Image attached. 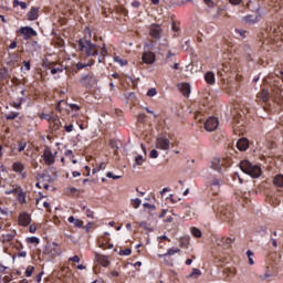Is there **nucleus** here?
Wrapping results in <instances>:
<instances>
[{
  "instance_id": "ddd939ff",
  "label": "nucleus",
  "mask_w": 283,
  "mask_h": 283,
  "mask_svg": "<svg viewBox=\"0 0 283 283\" xmlns=\"http://www.w3.org/2000/svg\"><path fill=\"white\" fill-rule=\"evenodd\" d=\"M237 148L239 151H247L249 149V139L248 138H241L237 143Z\"/></svg>"
},
{
  "instance_id": "052dcab7",
  "label": "nucleus",
  "mask_w": 283,
  "mask_h": 283,
  "mask_svg": "<svg viewBox=\"0 0 283 283\" xmlns=\"http://www.w3.org/2000/svg\"><path fill=\"white\" fill-rule=\"evenodd\" d=\"M28 253L25 251L19 252L18 258H25Z\"/></svg>"
},
{
  "instance_id": "20e7f679",
  "label": "nucleus",
  "mask_w": 283,
  "mask_h": 283,
  "mask_svg": "<svg viewBox=\"0 0 283 283\" xmlns=\"http://www.w3.org/2000/svg\"><path fill=\"white\" fill-rule=\"evenodd\" d=\"M171 142L167 137L159 136L156 138L155 146L156 149H161L163 151H169Z\"/></svg>"
},
{
  "instance_id": "49530a36",
  "label": "nucleus",
  "mask_w": 283,
  "mask_h": 283,
  "mask_svg": "<svg viewBox=\"0 0 283 283\" xmlns=\"http://www.w3.org/2000/svg\"><path fill=\"white\" fill-rule=\"evenodd\" d=\"M21 103H23V98H20L18 102H13V107H15V109H19V107H21Z\"/></svg>"
},
{
  "instance_id": "58836bf2",
  "label": "nucleus",
  "mask_w": 283,
  "mask_h": 283,
  "mask_svg": "<svg viewBox=\"0 0 283 283\" xmlns=\"http://www.w3.org/2000/svg\"><path fill=\"white\" fill-rule=\"evenodd\" d=\"M119 255H132V249L120 250Z\"/></svg>"
},
{
  "instance_id": "e433bc0d",
  "label": "nucleus",
  "mask_w": 283,
  "mask_h": 283,
  "mask_svg": "<svg viewBox=\"0 0 283 283\" xmlns=\"http://www.w3.org/2000/svg\"><path fill=\"white\" fill-rule=\"evenodd\" d=\"M28 242H30V244H39V238L30 237L28 238Z\"/></svg>"
},
{
  "instance_id": "412c9836",
  "label": "nucleus",
  "mask_w": 283,
  "mask_h": 283,
  "mask_svg": "<svg viewBox=\"0 0 283 283\" xmlns=\"http://www.w3.org/2000/svg\"><path fill=\"white\" fill-rule=\"evenodd\" d=\"M273 185L274 187H283V175H276L273 178Z\"/></svg>"
},
{
  "instance_id": "a878e982",
  "label": "nucleus",
  "mask_w": 283,
  "mask_h": 283,
  "mask_svg": "<svg viewBox=\"0 0 283 283\" xmlns=\"http://www.w3.org/2000/svg\"><path fill=\"white\" fill-rule=\"evenodd\" d=\"M17 195L19 202L25 205V193L22 190H18Z\"/></svg>"
},
{
  "instance_id": "2f4dec72",
  "label": "nucleus",
  "mask_w": 283,
  "mask_h": 283,
  "mask_svg": "<svg viewBox=\"0 0 283 283\" xmlns=\"http://www.w3.org/2000/svg\"><path fill=\"white\" fill-rule=\"evenodd\" d=\"M13 6L17 7V6H20V8L22 10H25V8H28V4L25 2H19V0H14L13 1Z\"/></svg>"
},
{
  "instance_id": "aec40b11",
  "label": "nucleus",
  "mask_w": 283,
  "mask_h": 283,
  "mask_svg": "<svg viewBox=\"0 0 283 283\" xmlns=\"http://www.w3.org/2000/svg\"><path fill=\"white\" fill-rule=\"evenodd\" d=\"M17 235V232H11V233H6L2 234V242H12V240H14V237Z\"/></svg>"
},
{
  "instance_id": "7c9ffc66",
  "label": "nucleus",
  "mask_w": 283,
  "mask_h": 283,
  "mask_svg": "<svg viewBox=\"0 0 283 283\" xmlns=\"http://www.w3.org/2000/svg\"><path fill=\"white\" fill-rule=\"evenodd\" d=\"M32 273H34V266L29 265L25 270V277H31Z\"/></svg>"
},
{
  "instance_id": "cd10ccee",
  "label": "nucleus",
  "mask_w": 283,
  "mask_h": 283,
  "mask_svg": "<svg viewBox=\"0 0 283 283\" xmlns=\"http://www.w3.org/2000/svg\"><path fill=\"white\" fill-rule=\"evenodd\" d=\"M191 233L195 238H202V232L198 228H192Z\"/></svg>"
},
{
  "instance_id": "4468645a",
  "label": "nucleus",
  "mask_w": 283,
  "mask_h": 283,
  "mask_svg": "<svg viewBox=\"0 0 283 283\" xmlns=\"http://www.w3.org/2000/svg\"><path fill=\"white\" fill-rule=\"evenodd\" d=\"M218 242L222 247H231V244H233V242H235V237H232V238L221 237L220 239H218Z\"/></svg>"
},
{
  "instance_id": "f8f14e48",
  "label": "nucleus",
  "mask_w": 283,
  "mask_h": 283,
  "mask_svg": "<svg viewBox=\"0 0 283 283\" xmlns=\"http://www.w3.org/2000/svg\"><path fill=\"white\" fill-rule=\"evenodd\" d=\"M179 92H181L182 96H189L191 94V86L189 83H181L177 85Z\"/></svg>"
},
{
  "instance_id": "680f3d73",
  "label": "nucleus",
  "mask_w": 283,
  "mask_h": 283,
  "mask_svg": "<svg viewBox=\"0 0 283 283\" xmlns=\"http://www.w3.org/2000/svg\"><path fill=\"white\" fill-rule=\"evenodd\" d=\"M65 156H71V158H74V153L72 150H66Z\"/></svg>"
},
{
  "instance_id": "5701e85b",
  "label": "nucleus",
  "mask_w": 283,
  "mask_h": 283,
  "mask_svg": "<svg viewBox=\"0 0 283 283\" xmlns=\"http://www.w3.org/2000/svg\"><path fill=\"white\" fill-rule=\"evenodd\" d=\"M69 222H71L72 224H75L78 229H81V227H83V221L74 218L73 216H71L69 218Z\"/></svg>"
},
{
  "instance_id": "72a5a7b5",
  "label": "nucleus",
  "mask_w": 283,
  "mask_h": 283,
  "mask_svg": "<svg viewBox=\"0 0 283 283\" xmlns=\"http://www.w3.org/2000/svg\"><path fill=\"white\" fill-rule=\"evenodd\" d=\"M40 118L41 119H45V120H48L49 123L51 122V118H54V115H48V114H45V113H42L41 115H40Z\"/></svg>"
},
{
  "instance_id": "0e129e2a",
  "label": "nucleus",
  "mask_w": 283,
  "mask_h": 283,
  "mask_svg": "<svg viewBox=\"0 0 283 283\" xmlns=\"http://www.w3.org/2000/svg\"><path fill=\"white\" fill-rule=\"evenodd\" d=\"M10 50H14V48H17V41H13L10 45H9Z\"/></svg>"
},
{
  "instance_id": "c85d7f7f",
  "label": "nucleus",
  "mask_w": 283,
  "mask_h": 283,
  "mask_svg": "<svg viewBox=\"0 0 283 283\" xmlns=\"http://www.w3.org/2000/svg\"><path fill=\"white\" fill-rule=\"evenodd\" d=\"M114 62L115 63H118L119 65H127V60H124L123 57H120V56H115L114 57Z\"/></svg>"
},
{
  "instance_id": "a211bd4d",
  "label": "nucleus",
  "mask_w": 283,
  "mask_h": 283,
  "mask_svg": "<svg viewBox=\"0 0 283 283\" xmlns=\"http://www.w3.org/2000/svg\"><path fill=\"white\" fill-rule=\"evenodd\" d=\"M205 81L208 83V85H214L216 84V74L211 71L207 72L205 75Z\"/></svg>"
},
{
  "instance_id": "ea45409f",
  "label": "nucleus",
  "mask_w": 283,
  "mask_h": 283,
  "mask_svg": "<svg viewBox=\"0 0 283 283\" xmlns=\"http://www.w3.org/2000/svg\"><path fill=\"white\" fill-rule=\"evenodd\" d=\"M140 205H142L140 199L136 198V199L133 200L134 209H138V207H140Z\"/></svg>"
},
{
  "instance_id": "37998d69",
  "label": "nucleus",
  "mask_w": 283,
  "mask_h": 283,
  "mask_svg": "<svg viewBox=\"0 0 283 283\" xmlns=\"http://www.w3.org/2000/svg\"><path fill=\"white\" fill-rule=\"evenodd\" d=\"M171 56H175V54L171 53V51H169L166 56V63H171V61H174V59H171Z\"/></svg>"
},
{
  "instance_id": "393cba45",
  "label": "nucleus",
  "mask_w": 283,
  "mask_h": 283,
  "mask_svg": "<svg viewBox=\"0 0 283 283\" xmlns=\"http://www.w3.org/2000/svg\"><path fill=\"white\" fill-rule=\"evenodd\" d=\"M12 168H13V171L21 174V171H23V169H24V166L21 163H14Z\"/></svg>"
},
{
  "instance_id": "4d7b16f0",
  "label": "nucleus",
  "mask_w": 283,
  "mask_h": 283,
  "mask_svg": "<svg viewBox=\"0 0 283 283\" xmlns=\"http://www.w3.org/2000/svg\"><path fill=\"white\" fill-rule=\"evenodd\" d=\"M29 231L30 233H36V226H30Z\"/></svg>"
},
{
  "instance_id": "7ed1b4c3",
  "label": "nucleus",
  "mask_w": 283,
  "mask_h": 283,
  "mask_svg": "<svg viewBox=\"0 0 283 283\" xmlns=\"http://www.w3.org/2000/svg\"><path fill=\"white\" fill-rule=\"evenodd\" d=\"M80 83L83 87L92 90V86L96 85L98 83V80L94 76V74H85L82 75V77L80 78Z\"/></svg>"
},
{
  "instance_id": "bb28decb",
  "label": "nucleus",
  "mask_w": 283,
  "mask_h": 283,
  "mask_svg": "<svg viewBox=\"0 0 283 283\" xmlns=\"http://www.w3.org/2000/svg\"><path fill=\"white\" fill-rule=\"evenodd\" d=\"M223 273L228 276L235 275V268H226Z\"/></svg>"
},
{
  "instance_id": "9b49d317",
  "label": "nucleus",
  "mask_w": 283,
  "mask_h": 283,
  "mask_svg": "<svg viewBox=\"0 0 283 283\" xmlns=\"http://www.w3.org/2000/svg\"><path fill=\"white\" fill-rule=\"evenodd\" d=\"M222 165H224V159L214 157L211 161V169H214V171H222Z\"/></svg>"
},
{
  "instance_id": "9d476101",
  "label": "nucleus",
  "mask_w": 283,
  "mask_h": 283,
  "mask_svg": "<svg viewBox=\"0 0 283 283\" xmlns=\"http://www.w3.org/2000/svg\"><path fill=\"white\" fill-rule=\"evenodd\" d=\"M20 34H23L25 39H32V36H36V32L31 27L20 28Z\"/></svg>"
},
{
  "instance_id": "6e6d98bb",
  "label": "nucleus",
  "mask_w": 283,
  "mask_h": 283,
  "mask_svg": "<svg viewBox=\"0 0 283 283\" xmlns=\"http://www.w3.org/2000/svg\"><path fill=\"white\" fill-rule=\"evenodd\" d=\"M7 196H10V193H19V190L17 189H11L6 191Z\"/></svg>"
},
{
  "instance_id": "2eb2a0df",
  "label": "nucleus",
  "mask_w": 283,
  "mask_h": 283,
  "mask_svg": "<svg viewBox=\"0 0 283 283\" xmlns=\"http://www.w3.org/2000/svg\"><path fill=\"white\" fill-rule=\"evenodd\" d=\"M95 259H96V262H98V264H101L102 266H107L109 264V258L105 255L96 253Z\"/></svg>"
},
{
  "instance_id": "8fccbe9b",
  "label": "nucleus",
  "mask_w": 283,
  "mask_h": 283,
  "mask_svg": "<svg viewBox=\"0 0 283 283\" xmlns=\"http://www.w3.org/2000/svg\"><path fill=\"white\" fill-rule=\"evenodd\" d=\"M69 262H81V258H78V255H74L73 258L69 259Z\"/></svg>"
},
{
  "instance_id": "c756f323",
  "label": "nucleus",
  "mask_w": 283,
  "mask_h": 283,
  "mask_svg": "<svg viewBox=\"0 0 283 283\" xmlns=\"http://www.w3.org/2000/svg\"><path fill=\"white\" fill-rule=\"evenodd\" d=\"M91 65H94V60H92L91 63H87V64H83V63L78 62L76 64V69L77 70H83L84 67H87V66H91Z\"/></svg>"
},
{
  "instance_id": "f257e3e1",
  "label": "nucleus",
  "mask_w": 283,
  "mask_h": 283,
  "mask_svg": "<svg viewBox=\"0 0 283 283\" xmlns=\"http://www.w3.org/2000/svg\"><path fill=\"white\" fill-rule=\"evenodd\" d=\"M78 50L83 56H98V46L92 40L81 39L77 42Z\"/></svg>"
},
{
  "instance_id": "e2e57ef3",
  "label": "nucleus",
  "mask_w": 283,
  "mask_h": 283,
  "mask_svg": "<svg viewBox=\"0 0 283 283\" xmlns=\"http://www.w3.org/2000/svg\"><path fill=\"white\" fill-rule=\"evenodd\" d=\"M212 185H213L214 187H220V180L214 179V180L212 181Z\"/></svg>"
},
{
  "instance_id": "0eeeda50",
  "label": "nucleus",
  "mask_w": 283,
  "mask_h": 283,
  "mask_svg": "<svg viewBox=\"0 0 283 283\" xmlns=\"http://www.w3.org/2000/svg\"><path fill=\"white\" fill-rule=\"evenodd\" d=\"M149 34L153 39H160V34H163V29L160 28V24H151L149 28Z\"/></svg>"
},
{
  "instance_id": "c9c22d12",
  "label": "nucleus",
  "mask_w": 283,
  "mask_h": 283,
  "mask_svg": "<svg viewBox=\"0 0 283 283\" xmlns=\"http://www.w3.org/2000/svg\"><path fill=\"white\" fill-rule=\"evenodd\" d=\"M176 253H180V249H169L165 255H176Z\"/></svg>"
},
{
  "instance_id": "39448f33",
  "label": "nucleus",
  "mask_w": 283,
  "mask_h": 283,
  "mask_svg": "<svg viewBox=\"0 0 283 283\" xmlns=\"http://www.w3.org/2000/svg\"><path fill=\"white\" fill-rule=\"evenodd\" d=\"M218 118L216 117H209L206 123H205V129L207 132H216V129H218Z\"/></svg>"
},
{
  "instance_id": "338daca9",
  "label": "nucleus",
  "mask_w": 283,
  "mask_h": 283,
  "mask_svg": "<svg viewBox=\"0 0 283 283\" xmlns=\"http://www.w3.org/2000/svg\"><path fill=\"white\" fill-rule=\"evenodd\" d=\"M78 176H81V172H78V171H73V178H78Z\"/></svg>"
},
{
  "instance_id": "5fc2aeb1",
  "label": "nucleus",
  "mask_w": 283,
  "mask_h": 283,
  "mask_svg": "<svg viewBox=\"0 0 283 283\" xmlns=\"http://www.w3.org/2000/svg\"><path fill=\"white\" fill-rule=\"evenodd\" d=\"M87 218H94V212L90 209L86 210Z\"/></svg>"
},
{
  "instance_id": "69168bd1",
  "label": "nucleus",
  "mask_w": 283,
  "mask_h": 283,
  "mask_svg": "<svg viewBox=\"0 0 283 283\" xmlns=\"http://www.w3.org/2000/svg\"><path fill=\"white\" fill-rule=\"evenodd\" d=\"M59 72H61L60 69H52V70H51V74H57Z\"/></svg>"
},
{
  "instance_id": "bf43d9fd",
  "label": "nucleus",
  "mask_w": 283,
  "mask_h": 283,
  "mask_svg": "<svg viewBox=\"0 0 283 283\" xmlns=\"http://www.w3.org/2000/svg\"><path fill=\"white\" fill-rule=\"evenodd\" d=\"M132 7L133 8H140V2L134 1V2H132Z\"/></svg>"
},
{
  "instance_id": "f3484780",
  "label": "nucleus",
  "mask_w": 283,
  "mask_h": 283,
  "mask_svg": "<svg viewBox=\"0 0 283 283\" xmlns=\"http://www.w3.org/2000/svg\"><path fill=\"white\" fill-rule=\"evenodd\" d=\"M256 98L263 103H266V101L270 98L269 90L263 88L260 93H258Z\"/></svg>"
},
{
  "instance_id": "1a4fd4ad",
  "label": "nucleus",
  "mask_w": 283,
  "mask_h": 283,
  "mask_svg": "<svg viewBox=\"0 0 283 283\" xmlns=\"http://www.w3.org/2000/svg\"><path fill=\"white\" fill-rule=\"evenodd\" d=\"M43 158L45 165H54V155L52 154V149L50 147H46L43 153Z\"/></svg>"
},
{
  "instance_id": "f704fd0d",
  "label": "nucleus",
  "mask_w": 283,
  "mask_h": 283,
  "mask_svg": "<svg viewBox=\"0 0 283 283\" xmlns=\"http://www.w3.org/2000/svg\"><path fill=\"white\" fill-rule=\"evenodd\" d=\"M144 161H145V159H143V156H142V155H138V156L135 158V165H134V167H136V165H143Z\"/></svg>"
},
{
  "instance_id": "3c124183",
  "label": "nucleus",
  "mask_w": 283,
  "mask_h": 283,
  "mask_svg": "<svg viewBox=\"0 0 283 283\" xmlns=\"http://www.w3.org/2000/svg\"><path fill=\"white\" fill-rule=\"evenodd\" d=\"M180 247L184 249H187V247H189V241L188 240L181 241Z\"/></svg>"
},
{
  "instance_id": "423d86ee",
  "label": "nucleus",
  "mask_w": 283,
  "mask_h": 283,
  "mask_svg": "<svg viewBox=\"0 0 283 283\" xmlns=\"http://www.w3.org/2000/svg\"><path fill=\"white\" fill-rule=\"evenodd\" d=\"M143 63H146V65H154L156 62V54L151 51L144 52L142 55Z\"/></svg>"
},
{
  "instance_id": "4c0bfd02",
  "label": "nucleus",
  "mask_w": 283,
  "mask_h": 283,
  "mask_svg": "<svg viewBox=\"0 0 283 283\" xmlns=\"http://www.w3.org/2000/svg\"><path fill=\"white\" fill-rule=\"evenodd\" d=\"M19 116V113H10L9 115L6 116L7 120H14Z\"/></svg>"
},
{
  "instance_id": "864d4df0",
  "label": "nucleus",
  "mask_w": 283,
  "mask_h": 283,
  "mask_svg": "<svg viewBox=\"0 0 283 283\" xmlns=\"http://www.w3.org/2000/svg\"><path fill=\"white\" fill-rule=\"evenodd\" d=\"M27 144H19L18 151H23L25 149Z\"/></svg>"
},
{
  "instance_id": "a19ab883",
  "label": "nucleus",
  "mask_w": 283,
  "mask_h": 283,
  "mask_svg": "<svg viewBox=\"0 0 283 283\" xmlns=\"http://www.w3.org/2000/svg\"><path fill=\"white\" fill-rule=\"evenodd\" d=\"M156 94H158V92L156 91L155 87L148 90L147 92V96H156Z\"/></svg>"
},
{
  "instance_id": "473e14b6",
  "label": "nucleus",
  "mask_w": 283,
  "mask_h": 283,
  "mask_svg": "<svg viewBox=\"0 0 283 283\" xmlns=\"http://www.w3.org/2000/svg\"><path fill=\"white\" fill-rule=\"evenodd\" d=\"M198 275H202V272L198 269H193L192 272L189 274V277H198Z\"/></svg>"
},
{
  "instance_id": "6ab92c4d",
  "label": "nucleus",
  "mask_w": 283,
  "mask_h": 283,
  "mask_svg": "<svg viewBox=\"0 0 283 283\" xmlns=\"http://www.w3.org/2000/svg\"><path fill=\"white\" fill-rule=\"evenodd\" d=\"M39 19V9L32 8L30 12L28 13V20L29 21H36Z\"/></svg>"
},
{
  "instance_id": "13d9d810",
  "label": "nucleus",
  "mask_w": 283,
  "mask_h": 283,
  "mask_svg": "<svg viewBox=\"0 0 283 283\" xmlns=\"http://www.w3.org/2000/svg\"><path fill=\"white\" fill-rule=\"evenodd\" d=\"M23 64H24L25 70L30 71V61H24Z\"/></svg>"
},
{
  "instance_id": "dca6fc26",
  "label": "nucleus",
  "mask_w": 283,
  "mask_h": 283,
  "mask_svg": "<svg viewBox=\"0 0 283 283\" xmlns=\"http://www.w3.org/2000/svg\"><path fill=\"white\" fill-rule=\"evenodd\" d=\"M30 214L24 212L19 217V224H21V227H28V224H30Z\"/></svg>"
},
{
  "instance_id": "b1692460",
  "label": "nucleus",
  "mask_w": 283,
  "mask_h": 283,
  "mask_svg": "<svg viewBox=\"0 0 283 283\" xmlns=\"http://www.w3.org/2000/svg\"><path fill=\"white\" fill-rule=\"evenodd\" d=\"M105 56H107V49L105 45L102 48L101 56L97 59L98 63H103L105 61Z\"/></svg>"
},
{
  "instance_id": "4be33fe9",
  "label": "nucleus",
  "mask_w": 283,
  "mask_h": 283,
  "mask_svg": "<svg viewBox=\"0 0 283 283\" xmlns=\"http://www.w3.org/2000/svg\"><path fill=\"white\" fill-rule=\"evenodd\" d=\"M0 78H2V81H7V78H10L8 67L0 69Z\"/></svg>"
},
{
  "instance_id": "c03bdc74",
  "label": "nucleus",
  "mask_w": 283,
  "mask_h": 283,
  "mask_svg": "<svg viewBox=\"0 0 283 283\" xmlns=\"http://www.w3.org/2000/svg\"><path fill=\"white\" fill-rule=\"evenodd\" d=\"M106 176L107 178H112L113 180H118L120 178V176H116L113 172H107Z\"/></svg>"
},
{
  "instance_id": "09e8293b",
  "label": "nucleus",
  "mask_w": 283,
  "mask_h": 283,
  "mask_svg": "<svg viewBox=\"0 0 283 283\" xmlns=\"http://www.w3.org/2000/svg\"><path fill=\"white\" fill-rule=\"evenodd\" d=\"M150 158H158V150L153 149L149 154Z\"/></svg>"
},
{
  "instance_id": "79ce46f5",
  "label": "nucleus",
  "mask_w": 283,
  "mask_h": 283,
  "mask_svg": "<svg viewBox=\"0 0 283 283\" xmlns=\"http://www.w3.org/2000/svg\"><path fill=\"white\" fill-rule=\"evenodd\" d=\"M145 118H147V115H145V114L137 115L138 123H145Z\"/></svg>"
},
{
  "instance_id": "a18cd8bd",
  "label": "nucleus",
  "mask_w": 283,
  "mask_h": 283,
  "mask_svg": "<svg viewBox=\"0 0 283 283\" xmlns=\"http://www.w3.org/2000/svg\"><path fill=\"white\" fill-rule=\"evenodd\" d=\"M64 129H65V132L67 133V134H70V132H74V125H66V126H64Z\"/></svg>"
},
{
  "instance_id": "603ef678",
  "label": "nucleus",
  "mask_w": 283,
  "mask_h": 283,
  "mask_svg": "<svg viewBox=\"0 0 283 283\" xmlns=\"http://www.w3.org/2000/svg\"><path fill=\"white\" fill-rule=\"evenodd\" d=\"M230 3L232 6H240V3H242V0H230Z\"/></svg>"
},
{
  "instance_id": "774afa93",
  "label": "nucleus",
  "mask_w": 283,
  "mask_h": 283,
  "mask_svg": "<svg viewBox=\"0 0 283 283\" xmlns=\"http://www.w3.org/2000/svg\"><path fill=\"white\" fill-rule=\"evenodd\" d=\"M207 6H213V1L211 0H203Z\"/></svg>"
},
{
  "instance_id": "de8ad7c7",
  "label": "nucleus",
  "mask_w": 283,
  "mask_h": 283,
  "mask_svg": "<svg viewBox=\"0 0 283 283\" xmlns=\"http://www.w3.org/2000/svg\"><path fill=\"white\" fill-rule=\"evenodd\" d=\"M70 108L72 109V112H78V109H81V106L76 104H70Z\"/></svg>"
},
{
  "instance_id": "6e6552de",
  "label": "nucleus",
  "mask_w": 283,
  "mask_h": 283,
  "mask_svg": "<svg viewBox=\"0 0 283 283\" xmlns=\"http://www.w3.org/2000/svg\"><path fill=\"white\" fill-rule=\"evenodd\" d=\"M49 125H50V129H52V132H59V129H61V127H63V125L61 124V119L56 115H54L51 118V122H49Z\"/></svg>"
},
{
  "instance_id": "f03ea898",
  "label": "nucleus",
  "mask_w": 283,
  "mask_h": 283,
  "mask_svg": "<svg viewBox=\"0 0 283 283\" xmlns=\"http://www.w3.org/2000/svg\"><path fill=\"white\" fill-rule=\"evenodd\" d=\"M240 169L243 171V174L251 176V178H260V176H262V168H260L258 165H253L249 160L241 161Z\"/></svg>"
}]
</instances>
